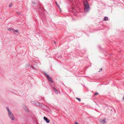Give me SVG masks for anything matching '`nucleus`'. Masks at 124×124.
<instances>
[{
    "instance_id": "obj_1",
    "label": "nucleus",
    "mask_w": 124,
    "mask_h": 124,
    "mask_svg": "<svg viewBox=\"0 0 124 124\" xmlns=\"http://www.w3.org/2000/svg\"><path fill=\"white\" fill-rule=\"evenodd\" d=\"M83 3L85 6V11L86 12H88L89 9V7L87 0H86Z\"/></svg>"
},
{
    "instance_id": "obj_2",
    "label": "nucleus",
    "mask_w": 124,
    "mask_h": 124,
    "mask_svg": "<svg viewBox=\"0 0 124 124\" xmlns=\"http://www.w3.org/2000/svg\"><path fill=\"white\" fill-rule=\"evenodd\" d=\"M33 103L37 106H39L42 108H44L45 106L44 104L42 103H40L38 101H34V103Z\"/></svg>"
},
{
    "instance_id": "obj_3",
    "label": "nucleus",
    "mask_w": 124,
    "mask_h": 124,
    "mask_svg": "<svg viewBox=\"0 0 124 124\" xmlns=\"http://www.w3.org/2000/svg\"><path fill=\"white\" fill-rule=\"evenodd\" d=\"M8 116L11 120H15V117L11 111L8 112Z\"/></svg>"
},
{
    "instance_id": "obj_4",
    "label": "nucleus",
    "mask_w": 124,
    "mask_h": 124,
    "mask_svg": "<svg viewBox=\"0 0 124 124\" xmlns=\"http://www.w3.org/2000/svg\"><path fill=\"white\" fill-rule=\"evenodd\" d=\"M44 119L45 121H46V123H49L50 120L46 117H44Z\"/></svg>"
},
{
    "instance_id": "obj_5",
    "label": "nucleus",
    "mask_w": 124,
    "mask_h": 124,
    "mask_svg": "<svg viewBox=\"0 0 124 124\" xmlns=\"http://www.w3.org/2000/svg\"><path fill=\"white\" fill-rule=\"evenodd\" d=\"M105 118L104 120H100V122L102 124H104L106 122V121L105 120Z\"/></svg>"
},
{
    "instance_id": "obj_6",
    "label": "nucleus",
    "mask_w": 124,
    "mask_h": 124,
    "mask_svg": "<svg viewBox=\"0 0 124 124\" xmlns=\"http://www.w3.org/2000/svg\"><path fill=\"white\" fill-rule=\"evenodd\" d=\"M44 74L47 77V78L48 79H50V78H51V77L49 76L45 72L44 73Z\"/></svg>"
},
{
    "instance_id": "obj_7",
    "label": "nucleus",
    "mask_w": 124,
    "mask_h": 124,
    "mask_svg": "<svg viewBox=\"0 0 124 124\" xmlns=\"http://www.w3.org/2000/svg\"><path fill=\"white\" fill-rule=\"evenodd\" d=\"M44 74L47 77V78L48 79H50V78H51V77L49 76L45 72L44 73Z\"/></svg>"
},
{
    "instance_id": "obj_8",
    "label": "nucleus",
    "mask_w": 124,
    "mask_h": 124,
    "mask_svg": "<svg viewBox=\"0 0 124 124\" xmlns=\"http://www.w3.org/2000/svg\"><path fill=\"white\" fill-rule=\"evenodd\" d=\"M53 89L54 90V91H55V92L56 93H58V92L57 89L55 87H53Z\"/></svg>"
},
{
    "instance_id": "obj_9",
    "label": "nucleus",
    "mask_w": 124,
    "mask_h": 124,
    "mask_svg": "<svg viewBox=\"0 0 124 124\" xmlns=\"http://www.w3.org/2000/svg\"><path fill=\"white\" fill-rule=\"evenodd\" d=\"M55 4H56V5H57V6L59 8L60 11L61 12L62 11V10L60 8V7H59V5L58 4H57V2H56V1L55 2Z\"/></svg>"
},
{
    "instance_id": "obj_10",
    "label": "nucleus",
    "mask_w": 124,
    "mask_h": 124,
    "mask_svg": "<svg viewBox=\"0 0 124 124\" xmlns=\"http://www.w3.org/2000/svg\"><path fill=\"white\" fill-rule=\"evenodd\" d=\"M13 32L14 34H16V33H15V32H16L19 33V31L18 30H14Z\"/></svg>"
},
{
    "instance_id": "obj_11",
    "label": "nucleus",
    "mask_w": 124,
    "mask_h": 124,
    "mask_svg": "<svg viewBox=\"0 0 124 124\" xmlns=\"http://www.w3.org/2000/svg\"><path fill=\"white\" fill-rule=\"evenodd\" d=\"M108 18L107 16H105L104 17V20L105 21H107L108 20Z\"/></svg>"
},
{
    "instance_id": "obj_12",
    "label": "nucleus",
    "mask_w": 124,
    "mask_h": 124,
    "mask_svg": "<svg viewBox=\"0 0 124 124\" xmlns=\"http://www.w3.org/2000/svg\"><path fill=\"white\" fill-rule=\"evenodd\" d=\"M8 30L9 31H11L12 30H13V31H14V29L12 28H8Z\"/></svg>"
},
{
    "instance_id": "obj_13",
    "label": "nucleus",
    "mask_w": 124,
    "mask_h": 124,
    "mask_svg": "<svg viewBox=\"0 0 124 124\" xmlns=\"http://www.w3.org/2000/svg\"><path fill=\"white\" fill-rule=\"evenodd\" d=\"M48 80L49 81H50L51 83H53V81L52 80V79H51V78Z\"/></svg>"
},
{
    "instance_id": "obj_14",
    "label": "nucleus",
    "mask_w": 124,
    "mask_h": 124,
    "mask_svg": "<svg viewBox=\"0 0 124 124\" xmlns=\"http://www.w3.org/2000/svg\"><path fill=\"white\" fill-rule=\"evenodd\" d=\"M6 108L7 109V110H8V112H9L10 111H11L9 109V108H8V107H6Z\"/></svg>"
},
{
    "instance_id": "obj_15",
    "label": "nucleus",
    "mask_w": 124,
    "mask_h": 124,
    "mask_svg": "<svg viewBox=\"0 0 124 124\" xmlns=\"http://www.w3.org/2000/svg\"><path fill=\"white\" fill-rule=\"evenodd\" d=\"M25 110L27 112H29V111L28 110V109L27 108H25Z\"/></svg>"
},
{
    "instance_id": "obj_16",
    "label": "nucleus",
    "mask_w": 124,
    "mask_h": 124,
    "mask_svg": "<svg viewBox=\"0 0 124 124\" xmlns=\"http://www.w3.org/2000/svg\"><path fill=\"white\" fill-rule=\"evenodd\" d=\"M76 99H77L80 102L81 101V100L80 99L78 98H77V97L76 98Z\"/></svg>"
},
{
    "instance_id": "obj_17",
    "label": "nucleus",
    "mask_w": 124,
    "mask_h": 124,
    "mask_svg": "<svg viewBox=\"0 0 124 124\" xmlns=\"http://www.w3.org/2000/svg\"><path fill=\"white\" fill-rule=\"evenodd\" d=\"M29 67H30V68H32V69H35L33 67H31V66L30 65V64L29 65Z\"/></svg>"
},
{
    "instance_id": "obj_18",
    "label": "nucleus",
    "mask_w": 124,
    "mask_h": 124,
    "mask_svg": "<svg viewBox=\"0 0 124 124\" xmlns=\"http://www.w3.org/2000/svg\"><path fill=\"white\" fill-rule=\"evenodd\" d=\"M12 3H11L9 5V7H11L12 6Z\"/></svg>"
},
{
    "instance_id": "obj_19",
    "label": "nucleus",
    "mask_w": 124,
    "mask_h": 124,
    "mask_svg": "<svg viewBox=\"0 0 124 124\" xmlns=\"http://www.w3.org/2000/svg\"><path fill=\"white\" fill-rule=\"evenodd\" d=\"M102 68H101V69H100V70L99 71H98L99 72H100L102 70Z\"/></svg>"
},
{
    "instance_id": "obj_20",
    "label": "nucleus",
    "mask_w": 124,
    "mask_h": 124,
    "mask_svg": "<svg viewBox=\"0 0 124 124\" xmlns=\"http://www.w3.org/2000/svg\"><path fill=\"white\" fill-rule=\"evenodd\" d=\"M32 4H36V2H32Z\"/></svg>"
},
{
    "instance_id": "obj_21",
    "label": "nucleus",
    "mask_w": 124,
    "mask_h": 124,
    "mask_svg": "<svg viewBox=\"0 0 124 124\" xmlns=\"http://www.w3.org/2000/svg\"><path fill=\"white\" fill-rule=\"evenodd\" d=\"M74 124H79L77 122H75L74 123Z\"/></svg>"
},
{
    "instance_id": "obj_22",
    "label": "nucleus",
    "mask_w": 124,
    "mask_h": 124,
    "mask_svg": "<svg viewBox=\"0 0 124 124\" xmlns=\"http://www.w3.org/2000/svg\"><path fill=\"white\" fill-rule=\"evenodd\" d=\"M98 94V93H95V94L94 95H97V94Z\"/></svg>"
},
{
    "instance_id": "obj_23",
    "label": "nucleus",
    "mask_w": 124,
    "mask_h": 124,
    "mask_svg": "<svg viewBox=\"0 0 124 124\" xmlns=\"http://www.w3.org/2000/svg\"><path fill=\"white\" fill-rule=\"evenodd\" d=\"M54 43L55 44V43H56V42H55V41H54Z\"/></svg>"
},
{
    "instance_id": "obj_24",
    "label": "nucleus",
    "mask_w": 124,
    "mask_h": 124,
    "mask_svg": "<svg viewBox=\"0 0 124 124\" xmlns=\"http://www.w3.org/2000/svg\"><path fill=\"white\" fill-rule=\"evenodd\" d=\"M123 100H124V97H123Z\"/></svg>"
},
{
    "instance_id": "obj_25",
    "label": "nucleus",
    "mask_w": 124,
    "mask_h": 124,
    "mask_svg": "<svg viewBox=\"0 0 124 124\" xmlns=\"http://www.w3.org/2000/svg\"><path fill=\"white\" fill-rule=\"evenodd\" d=\"M72 8L73 9H74V8H73V7Z\"/></svg>"
},
{
    "instance_id": "obj_26",
    "label": "nucleus",
    "mask_w": 124,
    "mask_h": 124,
    "mask_svg": "<svg viewBox=\"0 0 124 124\" xmlns=\"http://www.w3.org/2000/svg\"><path fill=\"white\" fill-rule=\"evenodd\" d=\"M69 0L70 1H73V0Z\"/></svg>"
}]
</instances>
